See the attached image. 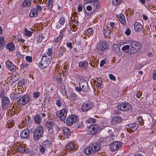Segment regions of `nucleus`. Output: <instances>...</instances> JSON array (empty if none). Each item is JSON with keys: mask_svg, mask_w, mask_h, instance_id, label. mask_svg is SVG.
Listing matches in <instances>:
<instances>
[{"mask_svg": "<svg viewBox=\"0 0 156 156\" xmlns=\"http://www.w3.org/2000/svg\"><path fill=\"white\" fill-rule=\"evenodd\" d=\"M88 62L87 61H81L79 63V65L80 68L84 67L86 68L88 66Z\"/></svg>", "mask_w": 156, "mask_h": 156, "instance_id": "30", "label": "nucleus"}, {"mask_svg": "<svg viewBox=\"0 0 156 156\" xmlns=\"http://www.w3.org/2000/svg\"><path fill=\"white\" fill-rule=\"evenodd\" d=\"M25 34L27 36H29L31 35L33 33L32 32L29 31L27 30V28H26L24 30Z\"/></svg>", "mask_w": 156, "mask_h": 156, "instance_id": "44", "label": "nucleus"}, {"mask_svg": "<svg viewBox=\"0 0 156 156\" xmlns=\"http://www.w3.org/2000/svg\"><path fill=\"white\" fill-rule=\"evenodd\" d=\"M43 39L42 35V34H39L38 36V37L37 41L38 43H41Z\"/></svg>", "mask_w": 156, "mask_h": 156, "instance_id": "45", "label": "nucleus"}, {"mask_svg": "<svg viewBox=\"0 0 156 156\" xmlns=\"http://www.w3.org/2000/svg\"><path fill=\"white\" fill-rule=\"evenodd\" d=\"M142 92H141L140 91H137L136 93V96L138 98L140 99V100H141L143 98V97H142Z\"/></svg>", "mask_w": 156, "mask_h": 156, "instance_id": "37", "label": "nucleus"}, {"mask_svg": "<svg viewBox=\"0 0 156 156\" xmlns=\"http://www.w3.org/2000/svg\"><path fill=\"white\" fill-rule=\"evenodd\" d=\"M109 77L111 80L114 81L115 80V77L112 74H109Z\"/></svg>", "mask_w": 156, "mask_h": 156, "instance_id": "58", "label": "nucleus"}, {"mask_svg": "<svg viewBox=\"0 0 156 156\" xmlns=\"http://www.w3.org/2000/svg\"><path fill=\"white\" fill-rule=\"evenodd\" d=\"M109 48V45L108 42L103 41L100 43L98 47V52L99 54L102 55L105 50H108Z\"/></svg>", "mask_w": 156, "mask_h": 156, "instance_id": "4", "label": "nucleus"}, {"mask_svg": "<svg viewBox=\"0 0 156 156\" xmlns=\"http://www.w3.org/2000/svg\"><path fill=\"white\" fill-rule=\"evenodd\" d=\"M130 45H126L123 46L122 48V50L124 51L126 50H129L130 48Z\"/></svg>", "mask_w": 156, "mask_h": 156, "instance_id": "47", "label": "nucleus"}, {"mask_svg": "<svg viewBox=\"0 0 156 156\" xmlns=\"http://www.w3.org/2000/svg\"><path fill=\"white\" fill-rule=\"evenodd\" d=\"M33 95L34 99H37L39 97L40 93L38 91H34L33 93Z\"/></svg>", "mask_w": 156, "mask_h": 156, "instance_id": "39", "label": "nucleus"}, {"mask_svg": "<svg viewBox=\"0 0 156 156\" xmlns=\"http://www.w3.org/2000/svg\"><path fill=\"white\" fill-rule=\"evenodd\" d=\"M91 5L93 6L94 9H97L100 7V2L99 1L97 0H93L91 1Z\"/></svg>", "mask_w": 156, "mask_h": 156, "instance_id": "24", "label": "nucleus"}, {"mask_svg": "<svg viewBox=\"0 0 156 156\" xmlns=\"http://www.w3.org/2000/svg\"><path fill=\"white\" fill-rule=\"evenodd\" d=\"M122 2V0H113L112 2L115 5H118L120 4Z\"/></svg>", "mask_w": 156, "mask_h": 156, "instance_id": "43", "label": "nucleus"}, {"mask_svg": "<svg viewBox=\"0 0 156 156\" xmlns=\"http://www.w3.org/2000/svg\"><path fill=\"white\" fill-rule=\"evenodd\" d=\"M63 134L66 137H68L70 136V131L69 129L64 127L63 130Z\"/></svg>", "mask_w": 156, "mask_h": 156, "instance_id": "27", "label": "nucleus"}, {"mask_svg": "<svg viewBox=\"0 0 156 156\" xmlns=\"http://www.w3.org/2000/svg\"><path fill=\"white\" fill-rule=\"evenodd\" d=\"M10 103L9 98L7 97H4L2 99V108L3 109H7Z\"/></svg>", "mask_w": 156, "mask_h": 156, "instance_id": "13", "label": "nucleus"}, {"mask_svg": "<svg viewBox=\"0 0 156 156\" xmlns=\"http://www.w3.org/2000/svg\"><path fill=\"white\" fill-rule=\"evenodd\" d=\"M30 0H25L22 5V6L24 7L29 6L31 4Z\"/></svg>", "mask_w": 156, "mask_h": 156, "instance_id": "35", "label": "nucleus"}, {"mask_svg": "<svg viewBox=\"0 0 156 156\" xmlns=\"http://www.w3.org/2000/svg\"><path fill=\"white\" fill-rule=\"evenodd\" d=\"M44 129L41 126L37 127L34 133V138L36 141H37L41 138Z\"/></svg>", "mask_w": 156, "mask_h": 156, "instance_id": "3", "label": "nucleus"}, {"mask_svg": "<svg viewBox=\"0 0 156 156\" xmlns=\"http://www.w3.org/2000/svg\"><path fill=\"white\" fill-rule=\"evenodd\" d=\"M59 23L62 25H63L65 23V19L64 17H62L59 19Z\"/></svg>", "mask_w": 156, "mask_h": 156, "instance_id": "50", "label": "nucleus"}, {"mask_svg": "<svg viewBox=\"0 0 156 156\" xmlns=\"http://www.w3.org/2000/svg\"><path fill=\"white\" fill-rule=\"evenodd\" d=\"M39 151L40 152L43 154L45 152V149L44 147H42L41 146H40L39 148Z\"/></svg>", "mask_w": 156, "mask_h": 156, "instance_id": "61", "label": "nucleus"}, {"mask_svg": "<svg viewBox=\"0 0 156 156\" xmlns=\"http://www.w3.org/2000/svg\"><path fill=\"white\" fill-rule=\"evenodd\" d=\"M137 120L139 122L141 123L140 125H143L144 124V122H143V119L142 117H139L137 119Z\"/></svg>", "mask_w": 156, "mask_h": 156, "instance_id": "52", "label": "nucleus"}, {"mask_svg": "<svg viewBox=\"0 0 156 156\" xmlns=\"http://www.w3.org/2000/svg\"><path fill=\"white\" fill-rule=\"evenodd\" d=\"M122 120V118L119 116H115L112 119L111 122L113 124H116L120 122Z\"/></svg>", "mask_w": 156, "mask_h": 156, "instance_id": "19", "label": "nucleus"}, {"mask_svg": "<svg viewBox=\"0 0 156 156\" xmlns=\"http://www.w3.org/2000/svg\"><path fill=\"white\" fill-rule=\"evenodd\" d=\"M6 48L9 49V51H13L15 49V47L13 43L12 42L9 43L7 44L6 46Z\"/></svg>", "mask_w": 156, "mask_h": 156, "instance_id": "32", "label": "nucleus"}, {"mask_svg": "<svg viewBox=\"0 0 156 156\" xmlns=\"http://www.w3.org/2000/svg\"><path fill=\"white\" fill-rule=\"evenodd\" d=\"M35 122L38 125L40 124L42 122V119L39 115H36L34 118Z\"/></svg>", "mask_w": 156, "mask_h": 156, "instance_id": "28", "label": "nucleus"}, {"mask_svg": "<svg viewBox=\"0 0 156 156\" xmlns=\"http://www.w3.org/2000/svg\"><path fill=\"white\" fill-rule=\"evenodd\" d=\"M35 9H36V10H37V11H38V12H41L42 10L41 6L39 5H36V8H35Z\"/></svg>", "mask_w": 156, "mask_h": 156, "instance_id": "59", "label": "nucleus"}, {"mask_svg": "<svg viewBox=\"0 0 156 156\" xmlns=\"http://www.w3.org/2000/svg\"><path fill=\"white\" fill-rule=\"evenodd\" d=\"M126 43L129 44L130 46V50L128 51V53L129 54L136 52L141 48V43L136 41L130 40L126 41Z\"/></svg>", "mask_w": 156, "mask_h": 156, "instance_id": "1", "label": "nucleus"}, {"mask_svg": "<svg viewBox=\"0 0 156 156\" xmlns=\"http://www.w3.org/2000/svg\"><path fill=\"white\" fill-rule=\"evenodd\" d=\"M75 146L73 143H68L66 146V148L68 150L72 151L75 150Z\"/></svg>", "mask_w": 156, "mask_h": 156, "instance_id": "29", "label": "nucleus"}, {"mask_svg": "<svg viewBox=\"0 0 156 156\" xmlns=\"http://www.w3.org/2000/svg\"><path fill=\"white\" fill-rule=\"evenodd\" d=\"M26 59L28 62H32V58L30 56H27L26 57Z\"/></svg>", "mask_w": 156, "mask_h": 156, "instance_id": "51", "label": "nucleus"}, {"mask_svg": "<svg viewBox=\"0 0 156 156\" xmlns=\"http://www.w3.org/2000/svg\"><path fill=\"white\" fill-rule=\"evenodd\" d=\"M90 145L91 147L92 148V152H94V153L99 151L101 148V146L98 143H95Z\"/></svg>", "mask_w": 156, "mask_h": 156, "instance_id": "16", "label": "nucleus"}, {"mask_svg": "<svg viewBox=\"0 0 156 156\" xmlns=\"http://www.w3.org/2000/svg\"><path fill=\"white\" fill-rule=\"evenodd\" d=\"M49 61L46 58V56H42L41 63H39V67L42 69H44L48 66Z\"/></svg>", "mask_w": 156, "mask_h": 156, "instance_id": "11", "label": "nucleus"}, {"mask_svg": "<svg viewBox=\"0 0 156 156\" xmlns=\"http://www.w3.org/2000/svg\"><path fill=\"white\" fill-rule=\"evenodd\" d=\"M65 51L64 49L61 47H60L58 50V55L62 56L63 55Z\"/></svg>", "mask_w": 156, "mask_h": 156, "instance_id": "41", "label": "nucleus"}, {"mask_svg": "<svg viewBox=\"0 0 156 156\" xmlns=\"http://www.w3.org/2000/svg\"><path fill=\"white\" fill-rule=\"evenodd\" d=\"M79 118L77 116L72 115L67 118L66 122L68 126H71L73 123H75L77 122Z\"/></svg>", "mask_w": 156, "mask_h": 156, "instance_id": "7", "label": "nucleus"}, {"mask_svg": "<svg viewBox=\"0 0 156 156\" xmlns=\"http://www.w3.org/2000/svg\"><path fill=\"white\" fill-rule=\"evenodd\" d=\"M54 77H55V79L58 82L61 83L62 82L61 78L59 76H55Z\"/></svg>", "mask_w": 156, "mask_h": 156, "instance_id": "53", "label": "nucleus"}, {"mask_svg": "<svg viewBox=\"0 0 156 156\" xmlns=\"http://www.w3.org/2000/svg\"><path fill=\"white\" fill-rule=\"evenodd\" d=\"M61 73L60 71H58V69H56L55 70L54 75L55 76H57L59 75Z\"/></svg>", "mask_w": 156, "mask_h": 156, "instance_id": "54", "label": "nucleus"}, {"mask_svg": "<svg viewBox=\"0 0 156 156\" xmlns=\"http://www.w3.org/2000/svg\"><path fill=\"white\" fill-rule=\"evenodd\" d=\"M28 65L26 63H22L21 65V69H24L27 68L28 67Z\"/></svg>", "mask_w": 156, "mask_h": 156, "instance_id": "48", "label": "nucleus"}, {"mask_svg": "<svg viewBox=\"0 0 156 156\" xmlns=\"http://www.w3.org/2000/svg\"><path fill=\"white\" fill-rule=\"evenodd\" d=\"M92 148L91 147V145L88 147H86L84 150V153L87 155H91L94 154Z\"/></svg>", "mask_w": 156, "mask_h": 156, "instance_id": "21", "label": "nucleus"}, {"mask_svg": "<svg viewBox=\"0 0 156 156\" xmlns=\"http://www.w3.org/2000/svg\"><path fill=\"white\" fill-rule=\"evenodd\" d=\"M56 104L58 107H61V100L59 99H58L56 101Z\"/></svg>", "mask_w": 156, "mask_h": 156, "instance_id": "55", "label": "nucleus"}, {"mask_svg": "<svg viewBox=\"0 0 156 156\" xmlns=\"http://www.w3.org/2000/svg\"><path fill=\"white\" fill-rule=\"evenodd\" d=\"M30 131L28 129H25L23 130L21 132L20 136L23 138H27L29 137Z\"/></svg>", "mask_w": 156, "mask_h": 156, "instance_id": "15", "label": "nucleus"}, {"mask_svg": "<svg viewBox=\"0 0 156 156\" xmlns=\"http://www.w3.org/2000/svg\"><path fill=\"white\" fill-rule=\"evenodd\" d=\"M21 96L20 94V93L13 92L10 95V97L12 99H16L18 98Z\"/></svg>", "mask_w": 156, "mask_h": 156, "instance_id": "26", "label": "nucleus"}, {"mask_svg": "<svg viewBox=\"0 0 156 156\" xmlns=\"http://www.w3.org/2000/svg\"><path fill=\"white\" fill-rule=\"evenodd\" d=\"M48 133L51 134V135H53L54 134V131L53 128H51L49 129H48Z\"/></svg>", "mask_w": 156, "mask_h": 156, "instance_id": "56", "label": "nucleus"}, {"mask_svg": "<svg viewBox=\"0 0 156 156\" xmlns=\"http://www.w3.org/2000/svg\"><path fill=\"white\" fill-rule=\"evenodd\" d=\"M53 1V0H48L47 4V6L49 9H51L52 7Z\"/></svg>", "mask_w": 156, "mask_h": 156, "instance_id": "40", "label": "nucleus"}, {"mask_svg": "<svg viewBox=\"0 0 156 156\" xmlns=\"http://www.w3.org/2000/svg\"><path fill=\"white\" fill-rule=\"evenodd\" d=\"M5 65L8 69L10 71L14 72L15 70L16 67L13 64L9 61L5 62Z\"/></svg>", "mask_w": 156, "mask_h": 156, "instance_id": "17", "label": "nucleus"}, {"mask_svg": "<svg viewBox=\"0 0 156 156\" xmlns=\"http://www.w3.org/2000/svg\"><path fill=\"white\" fill-rule=\"evenodd\" d=\"M106 62V60L105 59H103L102 60L100 63V66L101 67H102L105 64V63Z\"/></svg>", "mask_w": 156, "mask_h": 156, "instance_id": "62", "label": "nucleus"}, {"mask_svg": "<svg viewBox=\"0 0 156 156\" xmlns=\"http://www.w3.org/2000/svg\"><path fill=\"white\" fill-rule=\"evenodd\" d=\"M113 49L114 51L116 52H118L120 51V48L118 45L117 44H114L113 45Z\"/></svg>", "mask_w": 156, "mask_h": 156, "instance_id": "38", "label": "nucleus"}, {"mask_svg": "<svg viewBox=\"0 0 156 156\" xmlns=\"http://www.w3.org/2000/svg\"><path fill=\"white\" fill-rule=\"evenodd\" d=\"M103 33L106 38H109L110 36L111 30L108 27L106 26L104 28Z\"/></svg>", "mask_w": 156, "mask_h": 156, "instance_id": "18", "label": "nucleus"}, {"mask_svg": "<svg viewBox=\"0 0 156 156\" xmlns=\"http://www.w3.org/2000/svg\"><path fill=\"white\" fill-rule=\"evenodd\" d=\"M70 98L73 101H75L78 100V96L75 93H71L70 95Z\"/></svg>", "mask_w": 156, "mask_h": 156, "instance_id": "33", "label": "nucleus"}, {"mask_svg": "<svg viewBox=\"0 0 156 156\" xmlns=\"http://www.w3.org/2000/svg\"><path fill=\"white\" fill-rule=\"evenodd\" d=\"M121 146L120 142L115 141L110 144V150L112 151H115L118 150Z\"/></svg>", "mask_w": 156, "mask_h": 156, "instance_id": "12", "label": "nucleus"}, {"mask_svg": "<svg viewBox=\"0 0 156 156\" xmlns=\"http://www.w3.org/2000/svg\"><path fill=\"white\" fill-rule=\"evenodd\" d=\"M102 129L99 125L95 124L92 125L88 127L87 131L88 133L92 135H95L100 132Z\"/></svg>", "mask_w": 156, "mask_h": 156, "instance_id": "2", "label": "nucleus"}, {"mask_svg": "<svg viewBox=\"0 0 156 156\" xmlns=\"http://www.w3.org/2000/svg\"><path fill=\"white\" fill-rule=\"evenodd\" d=\"M102 79L101 77L97 79V86L98 87H100L102 84Z\"/></svg>", "mask_w": 156, "mask_h": 156, "instance_id": "42", "label": "nucleus"}, {"mask_svg": "<svg viewBox=\"0 0 156 156\" xmlns=\"http://www.w3.org/2000/svg\"><path fill=\"white\" fill-rule=\"evenodd\" d=\"M37 14L38 11L36 10L35 8H34L31 10L29 15L31 17H33L37 16Z\"/></svg>", "mask_w": 156, "mask_h": 156, "instance_id": "31", "label": "nucleus"}, {"mask_svg": "<svg viewBox=\"0 0 156 156\" xmlns=\"http://www.w3.org/2000/svg\"><path fill=\"white\" fill-rule=\"evenodd\" d=\"M17 151L20 153H27L28 152V150L27 148H25L23 145L19 144L17 147Z\"/></svg>", "mask_w": 156, "mask_h": 156, "instance_id": "20", "label": "nucleus"}, {"mask_svg": "<svg viewBox=\"0 0 156 156\" xmlns=\"http://www.w3.org/2000/svg\"><path fill=\"white\" fill-rule=\"evenodd\" d=\"M93 106V104L90 101H87L83 103L82 105L81 109L82 111H88Z\"/></svg>", "mask_w": 156, "mask_h": 156, "instance_id": "10", "label": "nucleus"}, {"mask_svg": "<svg viewBox=\"0 0 156 156\" xmlns=\"http://www.w3.org/2000/svg\"><path fill=\"white\" fill-rule=\"evenodd\" d=\"M128 127L127 128V131L130 133L136 130L137 128L138 125L135 123H132L128 125Z\"/></svg>", "mask_w": 156, "mask_h": 156, "instance_id": "14", "label": "nucleus"}, {"mask_svg": "<svg viewBox=\"0 0 156 156\" xmlns=\"http://www.w3.org/2000/svg\"><path fill=\"white\" fill-rule=\"evenodd\" d=\"M117 108L119 110L122 111H130L132 109L131 105L127 103L120 104L118 105Z\"/></svg>", "mask_w": 156, "mask_h": 156, "instance_id": "8", "label": "nucleus"}, {"mask_svg": "<svg viewBox=\"0 0 156 156\" xmlns=\"http://www.w3.org/2000/svg\"><path fill=\"white\" fill-rule=\"evenodd\" d=\"M4 39V38L3 37H0V48L4 47L5 44V42Z\"/></svg>", "mask_w": 156, "mask_h": 156, "instance_id": "34", "label": "nucleus"}, {"mask_svg": "<svg viewBox=\"0 0 156 156\" xmlns=\"http://www.w3.org/2000/svg\"><path fill=\"white\" fill-rule=\"evenodd\" d=\"M152 76L154 80L156 79V70H154V72L152 73Z\"/></svg>", "mask_w": 156, "mask_h": 156, "instance_id": "64", "label": "nucleus"}, {"mask_svg": "<svg viewBox=\"0 0 156 156\" xmlns=\"http://www.w3.org/2000/svg\"><path fill=\"white\" fill-rule=\"evenodd\" d=\"M79 86L82 89L83 91L84 92H87L89 91V86L86 80L83 79H81L79 80Z\"/></svg>", "mask_w": 156, "mask_h": 156, "instance_id": "6", "label": "nucleus"}, {"mask_svg": "<svg viewBox=\"0 0 156 156\" xmlns=\"http://www.w3.org/2000/svg\"><path fill=\"white\" fill-rule=\"evenodd\" d=\"M52 50V48H48L47 54L48 56H51V55L53 54Z\"/></svg>", "mask_w": 156, "mask_h": 156, "instance_id": "46", "label": "nucleus"}, {"mask_svg": "<svg viewBox=\"0 0 156 156\" xmlns=\"http://www.w3.org/2000/svg\"><path fill=\"white\" fill-rule=\"evenodd\" d=\"M55 125L54 121H49L45 123V127L46 129H49L53 128V126Z\"/></svg>", "mask_w": 156, "mask_h": 156, "instance_id": "25", "label": "nucleus"}, {"mask_svg": "<svg viewBox=\"0 0 156 156\" xmlns=\"http://www.w3.org/2000/svg\"><path fill=\"white\" fill-rule=\"evenodd\" d=\"M134 29L137 32L139 31L142 30L143 28L142 26L139 23L135 22L134 24Z\"/></svg>", "mask_w": 156, "mask_h": 156, "instance_id": "23", "label": "nucleus"}, {"mask_svg": "<svg viewBox=\"0 0 156 156\" xmlns=\"http://www.w3.org/2000/svg\"><path fill=\"white\" fill-rule=\"evenodd\" d=\"M31 96L30 95L27 94L19 99L17 101V103L19 105L23 106L29 102Z\"/></svg>", "mask_w": 156, "mask_h": 156, "instance_id": "5", "label": "nucleus"}, {"mask_svg": "<svg viewBox=\"0 0 156 156\" xmlns=\"http://www.w3.org/2000/svg\"><path fill=\"white\" fill-rule=\"evenodd\" d=\"M125 33L127 36H129L131 34V31L128 28L126 29Z\"/></svg>", "mask_w": 156, "mask_h": 156, "instance_id": "60", "label": "nucleus"}, {"mask_svg": "<svg viewBox=\"0 0 156 156\" xmlns=\"http://www.w3.org/2000/svg\"><path fill=\"white\" fill-rule=\"evenodd\" d=\"M25 80H22L18 82V84L19 86H21L25 83Z\"/></svg>", "mask_w": 156, "mask_h": 156, "instance_id": "49", "label": "nucleus"}, {"mask_svg": "<svg viewBox=\"0 0 156 156\" xmlns=\"http://www.w3.org/2000/svg\"><path fill=\"white\" fill-rule=\"evenodd\" d=\"M67 111L66 108H63L61 110L57 111L56 113V116L60 118L62 121L65 120L66 117Z\"/></svg>", "mask_w": 156, "mask_h": 156, "instance_id": "9", "label": "nucleus"}, {"mask_svg": "<svg viewBox=\"0 0 156 156\" xmlns=\"http://www.w3.org/2000/svg\"><path fill=\"white\" fill-rule=\"evenodd\" d=\"M116 16L122 24L124 25L126 24V22L124 15L120 14L119 15H117Z\"/></svg>", "mask_w": 156, "mask_h": 156, "instance_id": "22", "label": "nucleus"}, {"mask_svg": "<svg viewBox=\"0 0 156 156\" xmlns=\"http://www.w3.org/2000/svg\"><path fill=\"white\" fill-rule=\"evenodd\" d=\"M96 119L93 118H89L86 120V122L88 123H94L96 122Z\"/></svg>", "mask_w": 156, "mask_h": 156, "instance_id": "36", "label": "nucleus"}, {"mask_svg": "<svg viewBox=\"0 0 156 156\" xmlns=\"http://www.w3.org/2000/svg\"><path fill=\"white\" fill-rule=\"evenodd\" d=\"M62 38V37H61L59 36V37H58L56 38H55L54 40L56 42H58Z\"/></svg>", "mask_w": 156, "mask_h": 156, "instance_id": "63", "label": "nucleus"}, {"mask_svg": "<svg viewBox=\"0 0 156 156\" xmlns=\"http://www.w3.org/2000/svg\"><path fill=\"white\" fill-rule=\"evenodd\" d=\"M87 32L88 33L91 35L93 34L94 32L93 30L91 28H88L87 30Z\"/></svg>", "mask_w": 156, "mask_h": 156, "instance_id": "57", "label": "nucleus"}]
</instances>
